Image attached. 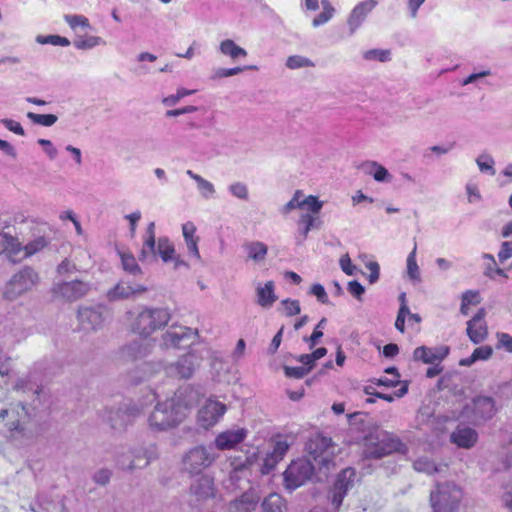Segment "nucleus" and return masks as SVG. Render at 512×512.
I'll list each match as a JSON object with an SVG mask.
<instances>
[{"mask_svg":"<svg viewBox=\"0 0 512 512\" xmlns=\"http://www.w3.org/2000/svg\"><path fill=\"white\" fill-rule=\"evenodd\" d=\"M183 392L179 391L175 397L158 403L149 416L148 422L152 429L164 431L177 426L186 416V411L193 401H183Z\"/></svg>","mask_w":512,"mask_h":512,"instance_id":"obj_1","label":"nucleus"},{"mask_svg":"<svg viewBox=\"0 0 512 512\" xmlns=\"http://www.w3.org/2000/svg\"><path fill=\"white\" fill-rule=\"evenodd\" d=\"M40 283V273L33 266L24 265L5 282L1 291L2 299L15 302L36 290Z\"/></svg>","mask_w":512,"mask_h":512,"instance_id":"obj_2","label":"nucleus"},{"mask_svg":"<svg viewBox=\"0 0 512 512\" xmlns=\"http://www.w3.org/2000/svg\"><path fill=\"white\" fill-rule=\"evenodd\" d=\"M172 314L165 307H143L134 317L131 330L147 338L157 330L165 327L171 320Z\"/></svg>","mask_w":512,"mask_h":512,"instance_id":"obj_3","label":"nucleus"},{"mask_svg":"<svg viewBox=\"0 0 512 512\" xmlns=\"http://www.w3.org/2000/svg\"><path fill=\"white\" fill-rule=\"evenodd\" d=\"M405 451V444L384 430L376 429L364 438L363 454L366 458L380 459L393 452Z\"/></svg>","mask_w":512,"mask_h":512,"instance_id":"obj_4","label":"nucleus"},{"mask_svg":"<svg viewBox=\"0 0 512 512\" xmlns=\"http://www.w3.org/2000/svg\"><path fill=\"white\" fill-rule=\"evenodd\" d=\"M149 254H158L164 263L173 262L175 269L186 266V263L176 256L174 245L168 238H159L156 246L154 222H150L147 226L141 259H146Z\"/></svg>","mask_w":512,"mask_h":512,"instance_id":"obj_5","label":"nucleus"},{"mask_svg":"<svg viewBox=\"0 0 512 512\" xmlns=\"http://www.w3.org/2000/svg\"><path fill=\"white\" fill-rule=\"evenodd\" d=\"M498 412L495 400L490 396L479 395L466 403L459 418L474 426L491 420Z\"/></svg>","mask_w":512,"mask_h":512,"instance_id":"obj_6","label":"nucleus"},{"mask_svg":"<svg viewBox=\"0 0 512 512\" xmlns=\"http://www.w3.org/2000/svg\"><path fill=\"white\" fill-rule=\"evenodd\" d=\"M13 390L22 395H31L30 402H19L24 416L31 418L35 415L36 410L42 405L40 395L43 392L42 383L36 379L34 372H29L26 375L18 378L13 385Z\"/></svg>","mask_w":512,"mask_h":512,"instance_id":"obj_7","label":"nucleus"},{"mask_svg":"<svg viewBox=\"0 0 512 512\" xmlns=\"http://www.w3.org/2000/svg\"><path fill=\"white\" fill-rule=\"evenodd\" d=\"M462 499V490L453 483L437 485L436 491L430 494L434 512H455Z\"/></svg>","mask_w":512,"mask_h":512,"instance_id":"obj_8","label":"nucleus"},{"mask_svg":"<svg viewBox=\"0 0 512 512\" xmlns=\"http://www.w3.org/2000/svg\"><path fill=\"white\" fill-rule=\"evenodd\" d=\"M92 284L80 279L53 283L50 293L54 300L64 303L76 302L91 291Z\"/></svg>","mask_w":512,"mask_h":512,"instance_id":"obj_9","label":"nucleus"},{"mask_svg":"<svg viewBox=\"0 0 512 512\" xmlns=\"http://www.w3.org/2000/svg\"><path fill=\"white\" fill-rule=\"evenodd\" d=\"M306 450L319 470H329L334 465L331 438L316 434L306 443Z\"/></svg>","mask_w":512,"mask_h":512,"instance_id":"obj_10","label":"nucleus"},{"mask_svg":"<svg viewBox=\"0 0 512 512\" xmlns=\"http://www.w3.org/2000/svg\"><path fill=\"white\" fill-rule=\"evenodd\" d=\"M215 460L216 456L205 446H195L183 455V470L190 475H198L211 466Z\"/></svg>","mask_w":512,"mask_h":512,"instance_id":"obj_11","label":"nucleus"},{"mask_svg":"<svg viewBox=\"0 0 512 512\" xmlns=\"http://www.w3.org/2000/svg\"><path fill=\"white\" fill-rule=\"evenodd\" d=\"M110 317V310L102 304L80 307L77 312L80 326L86 331H98L102 329L105 322Z\"/></svg>","mask_w":512,"mask_h":512,"instance_id":"obj_12","label":"nucleus"},{"mask_svg":"<svg viewBox=\"0 0 512 512\" xmlns=\"http://www.w3.org/2000/svg\"><path fill=\"white\" fill-rule=\"evenodd\" d=\"M317 468L315 462L310 459H298L293 461L284 472L286 486L295 489L309 480Z\"/></svg>","mask_w":512,"mask_h":512,"instance_id":"obj_13","label":"nucleus"},{"mask_svg":"<svg viewBox=\"0 0 512 512\" xmlns=\"http://www.w3.org/2000/svg\"><path fill=\"white\" fill-rule=\"evenodd\" d=\"M191 328L182 325H171L161 336V347L164 349L188 346L196 336Z\"/></svg>","mask_w":512,"mask_h":512,"instance_id":"obj_14","label":"nucleus"},{"mask_svg":"<svg viewBox=\"0 0 512 512\" xmlns=\"http://www.w3.org/2000/svg\"><path fill=\"white\" fill-rule=\"evenodd\" d=\"M355 476L356 471L353 468H346L338 474L334 486L328 495L335 511L340 508L347 491L353 486Z\"/></svg>","mask_w":512,"mask_h":512,"instance_id":"obj_15","label":"nucleus"},{"mask_svg":"<svg viewBox=\"0 0 512 512\" xmlns=\"http://www.w3.org/2000/svg\"><path fill=\"white\" fill-rule=\"evenodd\" d=\"M201 360L202 356L196 350H191L167 366L166 372L170 376L188 379L193 375Z\"/></svg>","mask_w":512,"mask_h":512,"instance_id":"obj_16","label":"nucleus"},{"mask_svg":"<svg viewBox=\"0 0 512 512\" xmlns=\"http://www.w3.org/2000/svg\"><path fill=\"white\" fill-rule=\"evenodd\" d=\"M225 412V404L217 400L208 399L198 411V421L204 428H209L215 425Z\"/></svg>","mask_w":512,"mask_h":512,"instance_id":"obj_17","label":"nucleus"},{"mask_svg":"<svg viewBox=\"0 0 512 512\" xmlns=\"http://www.w3.org/2000/svg\"><path fill=\"white\" fill-rule=\"evenodd\" d=\"M378 5L377 0H365L359 2L350 12L347 18L349 34L353 35L365 22L368 15Z\"/></svg>","mask_w":512,"mask_h":512,"instance_id":"obj_18","label":"nucleus"},{"mask_svg":"<svg viewBox=\"0 0 512 512\" xmlns=\"http://www.w3.org/2000/svg\"><path fill=\"white\" fill-rule=\"evenodd\" d=\"M485 316V308H480L477 313L467 322V336L474 344L482 343L488 336V327L484 320Z\"/></svg>","mask_w":512,"mask_h":512,"instance_id":"obj_19","label":"nucleus"},{"mask_svg":"<svg viewBox=\"0 0 512 512\" xmlns=\"http://www.w3.org/2000/svg\"><path fill=\"white\" fill-rule=\"evenodd\" d=\"M448 346L427 347L419 346L413 351V360L425 364L441 363L449 354Z\"/></svg>","mask_w":512,"mask_h":512,"instance_id":"obj_20","label":"nucleus"},{"mask_svg":"<svg viewBox=\"0 0 512 512\" xmlns=\"http://www.w3.org/2000/svg\"><path fill=\"white\" fill-rule=\"evenodd\" d=\"M247 434L248 431L244 428L225 430L216 436L213 444L220 451L231 450L242 443Z\"/></svg>","mask_w":512,"mask_h":512,"instance_id":"obj_21","label":"nucleus"},{"mask_svg":"<svg viewBox=\"0 0 512 512\" xmlns=\"http://www.w3.org/2000/svg\"><path fill=\"white\" fill-rule=\"evenodd\" d=\"M478 441V432L471 427L458 425L450 434V442L462 449H471Z\"/></svg>","mask_w":512,"mask_h":512,"instance_id":"obj_22","label":"nucleus"},{"mask_svg":"<svg viewBox=\"0 0 512 512\" xmlns=\"http://www.w3.org/2000/svg\"><path fill=\"white\" fill-rule=\"evenodd\" d=\"M127 417L128 405L126 403L118 407H109L105 411V420L116 433H124L126 431Z\"/></svg>","mask_w":512,"mask_h":512,"instance_id":"obj_23","label":"nucleus"},{"mask_svg":"<svg viewBox=\"0 0 512 512\" xmlns=\"http://www.w3.org/2000/svg\"><path fill=\"white\" fill-rule=\"evenodd\" d=\"M255 460V455L249 456L245 459L244 462L236 463L232 462L233 469L229 474L228 481L230 482L231 487L234 489H243V487L239 484V482L247 478L248 470L253 465Z\"/></svg>","mask_w":512,"mask_h":512,"instance_id":"obj_24","label":"nucleus"},{"mask_svg":"<svg viewBox=\"0 0 512 512\" xmlns=\"http://www.w3.org/2000/svg\"><path fill=\"white\" fill-rule=\"evenodd\" d=\"M190 492L192 495L196 496L198 500H204L213 496V479L208 475H202L191 484Z\"/></svg>","mask_w":512,"mask_h":512,"instance_id":"obj_25","label":"nucleus"},{"mask_svg":"<svg viewBox=\"0 0 512 512\" xmlns=\"http://www.w3.org/2000/svg\"><path fill=\"white\" fill-rule=\"evenodd\" d=\"M273 281L266 282L263 286L256 287L257 304L263 308H270L277 300Z\"/></svg>","mask_w":512,"mask_h":512,"instance_id":"obj_26","label":"nucleus"},{"mask_svg":"<svg viewBox=\"0 0 512 512\" xmlns=\"http://www.w3.org/2000/svg\"><path fill=\"white\" fill-rule=\"evenodd\" d=\"M360 169L377 182H390L392 179L388 170L376 161H365L360 165Z\"/></svg>","mask_w":512,"mask_h":512,"instance_id":"obj_27","label":"nucleus"},{"mask_svg":"<svg viewBox=\"0 0 512 512\" xmlns=\"http://www.w3.org/2000/svg\"><path fill=\"white\" fill-rule=\"evenodd\" d=\"M243 250L247 255V259L255 263H261L265 260L268 247L261 241H250L243 244Z\"/></svg>","mask_w":512,"mask_h":512,"instance_id":"obj_28","label":"nucleus"},{"mask_svg":"<svg viewBox=\"0 0 512 512\" xmlns=\"http://www.w3.org/2000/svg\"><path fill=\"white\" fill-rule=\"evenodd\" d=\"M260 497L254 489L248 488L239 498L231 502V506L244 512H249L254 509Z\"/></svg>","mask_w":512,"mask_h":512,"instance_id":"obj_29","label":"nucleus"},{"mask_svg":"<svg viewBox=\"0 0 512 512\" xmlns=\"http://www.w3.org/2000/svg\"><path fill=\"white\" fill-rule=\"evenodd\" d=\"M219 50L223 55L230 57L233 61L247 56V51L238 46L231 39L223 40L219 45Z\"/></svg>","mask_w":512,"mask_h":512,"instance_id":"obj_30","label":"nucleus"},{"mask_svg":"<svg viewBox=\"0 0 512 512\" xmlns=\"http://www.w3.org/2000/svg\"><path fill=\"white\" fill-rule=\"evenodd\" d=\"M263 512H286L284 499L277 493H270L262 502Z\"/></svg>","mask_w":512,"mask_h":512,"instance_id":"obj_31","label":"nucleus"},{"mask_svg":"<svg viewBox=\"0 0 512 512\" xmlns=\"http://www.w3.org/2000/svg\"><path fill=\"white\" fill-rule=\"evenodd\" d=\"M186 174L197 183V187L204 198L208 199L213 197L215 188L211 182L194 173L192 170H187Z\"/></svg>","mask_w":512,"mask_h":512,"instance_id":"obj_32","label":"nucleus"},{"mask_svg":"<svg viewBox=\"0 0 512 512\" xmlns=\"http://www.w3.org/2000/svg\"><path fill=\"white\" fill-rule=\"evenodd\" d=\"M416 252L417 244L415 242L412 251L409 253L407 257L406 272L410 280L414 282H420L421 276L419 266L416 262Z\"/></svg>","mask_w":512,"mask_h":512,"instance_id":"obj_33","label":"nucleus"},{"mask_svg":"<svg viewBox=\"0 0 512 512\" xmlns=\"http://www.w3.org/2000/svg\"><path fill=\"white\" fill-rule=\"evenodd\" d=\"M316 219L310 214H302L299 218L298 224L300 226L299 232L301 238H297V244L301 245L307 238L308 233L315 227Z\"/></svg>","mask_w":512,"mask_h":512,"instance_id":"obj_34","label":"nucleus"},{"mask_svg":"<svg viewBox=\"0 0 512 512\" xmlns=\"http://www.w3.org/2000/svg\"><path fill=\"white\" fill-rule=\"evenodd\" d=\"M128 297V283L125 281L118 282L113 288L106 293L109 302L125 300Z\"/></svg>","mask_w":512,"mask_h":512,"instance_id":"obj_35","label":"nucleus"},{"mask_svg":"<svg viewBox=\"0 0 512 512\" xmlns=\"http://www.w3.org/2000/svg\"><path fill=\"white\" fill-rule=\"evenodd\" d=\"M413 466L416 471L424 472L429 475L441 472L442 468H443L442 466H438L437 464H435V462H433L432 460H430L427 457H421V458L417 459L414 462Z\"/></svg>","mask_w":512,"mask_h":512,"instance_id":"obj_36","label":"nucleus"},{"mask_svg":"<svg viewBox=\"0 0 512 512\" xmlns=\"http://www.w3.org/2000/svg\"><path fill=\"white\" fill-rule=\"evenodd\" d=\"M48 243H49L48 239L44 236H39V237L35 238L34 240L28 242L23 247V251H24L23 258H28V257L40 252L48 245Z\"/></svg>","mask_w":512,"mask_h":512,"instance_id":"obj_37","label":"nucleus"},{"mask_svg":"<svg viewBox=\"0 0 512 512\" xmlns=\"http://www.w3.org/2000/svg\"><path fill=\"white\" fill-rule=\"evenodd\" d=\"M321 5L323 9L322 12L319 15H317L312 21L314 27H318L328 22L335 12L329 0H321Z\"/></svg>","mask_w":512,"mask_h":512,"instance_id":"obj_38","label":"nucleus"},{"mask_svg":"<svg viewBox=\"0 0 512 512\" xmlns=\"http://www.w3.org/2000/svg\"><path fill=\"white\" fill-rule=\"evenodd\" d=\"M246 69H257L256 66H244V67H234V68H217L213 71L211 75L212 80H218L226 77H231L237 74L242 73Z\"/></svg>","mask_w":512,"mask_h":512,"instance_id":"obj_39","label":"nucleus"},{"mask_svg":"<svg viewBox=\"0 0 512 512\" xmlns=\"http://www.w3.org/2000/svg\"><path fill=\"white\" fill-rule=\"evenodd\" d=\"M476 164L482 173H488L492 176L495 175V173H496V171L494 169L495 161L490 154L481 153L476 158Z\"/></svg>","mask_w":512,"mask_h":512,"instance_id":"obj_40","label":"nucleus"},{"mask_svg":"<svg viewBox=\"0 0 512 512\" xmlns=\"http://www.w3.org/2000/svg\"><path fill=\"white\" fill-rule=\"evenodd\" d=\"M27 117L34 123L45 127L54 125L58 118L54 114H37L34 112H28Z\"/></svg>","mask_w":512,"mask_h":512,"instance_id":"obj_41","label":"nucleus"},{"mask_svg":"<svg viewBox=\"0 0 512 512\" xmlns=\"http://www.w3.org/2000/svg\"><path fill=\"white\" fill-rule=\"evenodd\" d=\"M390 56V50L384 49H371L363 53V58L367 61L387 62L391 59Z\"/></svg>","mask_w":512,"mask_h":512,"instance_id":"obj_42","label":"nucleus"},{"mask_svg":"<svg viewBox=\"0 0 512 512\" xmlns=\"http://www.w3.org/2000/svg\"><path fill=\"white\" fill-rule=\"evenodd\" d=\"M36 41L39 44H51L54 46L66 47V46L70 45L69 39L66 37H62L60 35H47V36L38 35L36 37Z\"/></svg>","mask_w":512,"mask_h":512,"instance_id":"obj_43","label":"nucleus"},{"mask_svg":"<svg viewBox=\"0 0 512 512\" xmlns=\"http://www.w3.org/2000/svg\"><path fill=\"white\" fill-rule=\"evenodd\" d=\"M286 66L289 69L294 70L305 67H314V63L309 58H306L304 56L293 55L287 58Z\"/></svg>","mask_w":512,"mask_h":512,"instance_id":"obj_44","label":"nucleus"},{"mask_svg":"<svg viewBox=\"0 0 512 512\" xmlns=\"http://www.w3.org/2000/svg\"><path fill=\"white\" fill-rule=\"evenodd\" d=\"M228 190L237 199L247 201L249 198L248 187L243 182H234L230 184Z\"/></svg>","mask_w":512,"mask_h":512,"instance_id":"obj_45","label":"nucleus"},{"mask_svg":"<svg viewBox=\"0 0 512 512\" xmlns=\"http://www.w3.org/2000/svg\"><path fill=\"white\" fill-rule=\"evenodd\" d=\"M97 36L78 37L74 40V46L80 50H87L97 46L100 43Z\"/></svg>","mask_w":512,"mask_h":512,"instance_id":"obj_46","label":"nucleus"},{"mask_svg":"<svg viewBox=\"0 0 512 512\" xmlns=\"http://www.w3.org/2000/svg\"><path fill=\"white\" fill-rule=\"evenodd\" d=\"M323 207V202L320 201L316 196L309 195L305 199L301 200V209H307L312 213H318Z\"/></svg>","mask_w":512,"mask_h":512,"instance_id":"obj_47","label":"nucleus"},{"mask_svg":"<svg viewBox=\"0 0 512 512\" xmlns=\"http://www.w3.org/2000/svg\"><path fill=\"white\" fill-rule=\"evenodd\" d=\"M327 324V319L322 318L318 324L316 325L313 333L309 338H306L305 341L309 343V347L313 348L318 343L319 339L323 336V329Z\"/></svg>","mask_w":512,"mask_h":512,"instance_id":"obj_48","label":"nucleus"},{"mask_svg":"<svg viewBox=\"0 0 512 512\" xmlns=\"http://www.w3.org/2000/svg\"><path fill=\"white\" fill-rule=\"evenodd\" d=\"M281 305L283 306L284 314L287 317H292L301 312V307L298 300L284 299L281 301Z\"/></svg>","mask_w":512,"mask_h":512,"instance_id":"obj_49","label":"nucleus"},{"mask_svg":"<svg viewBox=\"0 0 512 512\" xmlns=\"http://www.w3.org/2000/svg\"><path fill=\"white\" fill-rule=\"evenodd\" d=\"M152 456L153 451H150L149 453L148 451H145L143 455L135 454L132 462L130 463V469L146 467L150 463Z\"/></svg>","mask_w":512,"mask_h":512,"instance_id":"obj_50","label":"nucleus"},{"mask_svg":"<svg viewBox=\"0 0 512 512\" xmlns=\"http://www.w3.org/2000/svg\"><path fill=\"white\" fill-rule=\"evenodd\" d=\"M194 92H195L194 90L180 88L177 90L176 94L165 97L162 102L166 106H174L180 101V99H182L185 96L191 95Z\"/></svg>","mask_w":512,"mask_h":512,"instance_id":"obj_51","label":"nucleus"},{"mask_svg":"<svg viewBox=\"0 0 512 512\" xmlns=\"http://www.w3.org/2000/svg\"><path fill=\"white\" fill-rule=\"evenodd\" d=\"M302 196H303V192L301 190H296L292 199L282 207L281 212L283 214H288L296 208L301 209V197Z\"/></svg>","mask_w":512,"mask_h":512,"instance_id":"obj_52","label":"nucleus"},{"mask_svg":"<svg viewBox=\"0 0 512 512\" xmlns=\"http://www.w3.org/2000/svg\"><path fill=\"white\" fill-rule=\"evenodd\" d=\"M289 449V444L286 440L280 439L277 440L274 445L273 449L270 452L272 456H274L278 460H282L283 456L286 454V452Z\"/></svg>","mask_w":512,"mask_h":512,"instance_id":"obj_53","label":"nucleus"},{"mask_svg":"<svg viewBox=\"0 0 512 512\" xmlns=\"http://www.w3.org/2000/svg\"><path fill=\"white\" fill-rule=\"evenodd\" d=\"M112 472L107 468H102L96 471L92 477L93 481L101 486H105L109 483Z\"/></svg>","mask_w":512,"mask_h":512,"instance_id":"obj_54","label":"nucleus"},{"mask_svg":"<svg viewBox=\"0 0 512 512\" xmlns=\"http://www.w3.org/2000/svg\"><path fill=\"white\" fill-rule=\"evenodd\" d=\"M284 372L289 378L301 379L309 373V368L284 366Z\"/></svg>","mask_w":512,"mask_h":512,"instance_id":"obj_55","label":"nucleus"},{"mask_svg":"<svg viewBox=\"0 0 512 512\" xmlns=\"http://www.w3.org/2000/svg\"><path fill=\"white\" fill-rule=\"evenodd\" d=\"M65 20L73 29L77 26L89 27L88 19L82 15H66Z\"/></svg>","mask_w":512,"mask_h":512,"instance_id":"obj_56","label":"nucleus"},{"mask_svg":"<svg viewBox=\"0 0 512 512\" xmlns=\"http://www.w3.org/2000/svg\"><path fill=\"white\" fill-rule=\"evenodd\" d=\"M492 353H493L492 347L485 345V346H480V347L476 348L473 351L472 355L474 356V359L476 361H478V360L489 359L492 356Z\"/></svg>","mask_w":512,"mask_h":512,"instance_id":"obj_57","label":"nucleus"},{"mask_svg":"<svg viewBox=\"0 0 512 512\" xmlns=\"http://www.w3.org/2000/svg\"><path fill=\"white\" fill-rule=\"evenodd\" d=\"M497 348H504L507 352L512 353V336L508 333L497 334Z\"/></svg>","mask_w":512,"mask_h":512,"instance_id":"obj_58","label":"nucleus"},{"mask_svg":"<svg viewBox=\"0 0 512 512\" xmlns=\"http://www.w3.org/2000/svg\"><path fill=\"white\" fill-rule=\"evenodd\" d=\"M56 271L59 275H65L76 272L77 267L69 259L65 258L61 263L58 264Z\"/></svg>","mask_w":512,"mask_h":512,"instance_id":"obj_59","label":"nucleus"},{"mask_svg":"<svg viewBox=\"0 0 512 512\" xmlns=\"http://www.w3.org/2000/svg\"><path fill=\"white\" fill-rule=\"evenodd\" d=\"M1 123L11 132H14L17 135H25V131L21 124L17 121H14L12 119H2Z\"/></svg>","mask_w":512,"mask_h":512,"instance_id":"obj_60","label":"nucleus"},{"mask_svg":"<svg viewBox=\"0 0 512 512\" xmlns=\"http://www.w3.org/2000/svg\"><path fill=\"white\" fill-rule=\"evenodd\" d=\"M339 263H340V267H341L342 271L345 274H347L349 276L354 275V273L356 271V266L352 264L351 259L348 254L343 255L340 258Z\"/></svg>","mask_w":512,"mask_h":512,"instance_id":"obj_61","label":"nucleus"},{"mask_svg":"<svg viewBox=\"0 0 512 512\" xmlns=\"http://www.w3.org/2000/svg\"><path fill=\"white\" fill-rule=\"evenodd\" d=\"M198 240V237L189 238L188 240H185V243L189 255H191L192 257L199 261L201 259V256L198 249Z\"/></svg>","mask_w":512,"mask_h":512,"instance_id":"obj_62","label":"nucleus"},{"mask_svg":"<svg viewBox=\"0 0 512 512\" xmlns=\"http://www.w3.org/2000/svg\"><path fill=\"white\" fill-rule=\"evenodd\" d=\"M310 292L312 295L316 296L318 301H320L321 303H328V295L325 291V288L321 284L312 285Z\"/></svg>","mask_w":512,"mask_h":512,"instance_id":"obj_63","label":"nucleus"},{"mask_svg":"<svg viewBox=\"0 0 512 512\" xmlns=\"http://www.w3.org/2000/svg\"><path fill=\"white\" fill-rule=\"evenodd\" d=\"M511 257H512V242L505 241L501 244V249L498 253V259L501 263H503Z\"/></svg>","mask_w":512,"mask_h":512,"instance_id":"obj_64","label":"nucleus"}]
</instances>
